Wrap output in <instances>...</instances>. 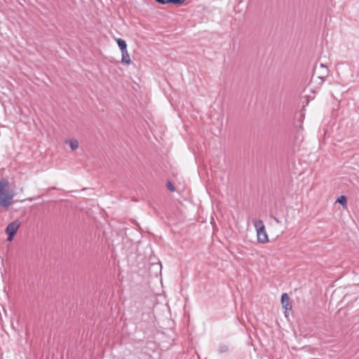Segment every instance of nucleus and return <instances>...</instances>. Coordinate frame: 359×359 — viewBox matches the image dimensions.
<instances>
[{"instance_id": "nucleus-8", "label": "nucleus", "mask_w": 359, "mask_h": 359, "mask_svg": "<svg viewBox=\"0 0 359 359\" xmlns=\"http://www.w3.org/2000/svg\"><path fill=\"white\" fill-rule=\"evenodd\" d=\"M336 202L344 207L347 204V198L346 196L341 195L337 198Z\"/></svg>"}, {"instance_id": "nucleus-7", "label": "nucleus", "mask_w": 359, "mask_h": 359, "mask_svg": "<svg viewBox=\"0 0 359 359\" xmlns=\"http://www.w3.org/2000/svg\"><path fill=\"white\" fill-rule=\"evenodd\" d=\"M122 54V59L121 61L123 63H126V65H129L131 62L130 55L128 53V50H126L124 52H121Z\"/></svg>"}, {"instance_id": "nucleus-13", "label": "nucleus", "mask_w": 359, "mask_h": 359, "mask_svg": "<svg viewBox=\"0 0 359 359\" xmlns=\"http://www.w3.org/2000/svg\"><path fill=\"white\" fill-rule=\"evenodd\" d=\"M155 1L156 2H158V4H162V5H165V0H155Z\"/></svg>"}, {"instance_id": "nucleus-5", "label": "nucleus", "mask_w": 359, "mask_h": 359, "mask_svg": "<svg viewBox=\"0 0 359 359\" xmlns=\"http://www.w3.org/2000/svg\"><path fill=\"white\" fill-rule=\"evenodd\" d=\"M281 304L283 307L285 309V313H287V311H290L292 308L290 299L287 293H283L282 294Z\"/></svg>"}, {"instance_id": "nucleus-11", "label": "nucleus", "mask_w": 359, "mask_h": 359, "mask_svg": "<svg viewBox=\"0 0 359 359\" xmlns=\"http://www.w3.org/2000/svg\"><path fill=\"white\" fill-rule=\"evenodd\" d=\"M228 346L226 345H223L222 346H220L219 348V352L220 353H224V352H226L228 351Z\"/></svg>"}, {"instance_id": "nucleus-2", "label": "nucleus", "mask_w": 359, "mask_h": 359, "mask_svg": "<svg viewBox=\"0 0 359 359\" xmlns=\"http://www.w3.org/2000/svg\"><path fill=\"white\" fill-rule=\"evenodd\" d=\"M330 71L328 67L323 64H316L313 70V75L311 80V84H315L316 87H320L329 76Z\"/></svg>"}, {"instance_id": "nucleus-10", "label": "nucleus", "mask_w": 359, "mask_h": 359, "mask_svg": "<svg viewBox=\"0 0 359 359\" xmlns=\"http://www.w3.org/2000/svg\"><path fill=\"white\" fill-rule=\"evenodd\" d=\"M166 187L170 191H175V188L174 187V185L172 184V183L170 181H168L167 183H166Z\"/></svg>"}, {"instance_id": "nucleus-6", "label": "nucleus", "mask_w": 359, "mask_h": 359, "mask_svg": "<svg viewBox=\"0 0 359 359\" xmlns=\"http://www.w3.org/2000/svg\"><path fill=\"white\" fill-rule=\"evenodd\" d=\"M116 42L121 52L127 50V44L123 39L119 38L116 40Z\"/></svg>"}, {"instance_id": "nucleus-14", "label": "nucleus", "mask_w": 359, "mask_h": 359, "mask_svg": "<svg viewBox=\"0 0 359 359\" xmlns=\"http://www.w3.org/2000/svg\"><path fill=\"white\" fill-rule=\"evenodd\" d=\"M165 4H173V0H165Z\"/></svg>"}, {"instance_id": "nucleus-9", "label": "nucleus", "mask_w": 359, "mask_h": 359, "mask_svg": "<svg viewBox=\"0 0 359 359\" xmlns=\"http://www.w3.org/2000/svg\"><path fill=\"white\" fill-rule=\"evenodd\" d=\"M69 145L71 147L72 150L74 151L79 147V142L77 140H69Z\"/></svg>"}, {"instance_id": "nucleus-1", "label": "nucleus", "mask_w": 359, "mask_h": 359, "mask_svg": "<svg viewBox=\"0 0 359 359\" xmlns=\"http://www.w3.org/2000/svg\"><path fill=\"white\" fill-rule=\"evenodd\" d=\"M9 185L6 178L0 180V209L7 210L13 203L14 194L10 190Z\"/></svg>"}, {"instance_id": "nucleus-3", "label": "nucleus", "mask_w": 359, "mask_h": 359, "mask_svg": "<svg viewBox=\"0 0 359 359\" xmlns=\"http://www.w3.org/2000/svg\"><path fill=\"white\" fill-rule=\"evenodd\" d=\"M254 226L257 231V241L260 243H266L269 241L265 226L262 220L253 221Z\"/></svg>"}, {"instance_id": "nucleus-12", "label": "nucleus", "mask_w": 359, "mask_h": 359, "mask_svg": "<svg viewBox=\"0 0 359 359\" xmlns=\"http://www.w3.org/2000/svg\"><path fill=\"white\" fill-rule=\"evenodd\" d=\"M185 0H173V4L175 5H182Z\"/></svg>"}, {"instance_id": "nucleus-15", "label": "nucleus", "mask_w": 359, "mask_h": 359, "mask_svg": "<svg viewBox=\"0 0 359 359\" xmlns=\"http://www.w3.org/2000/svg\"><path fill=\"white\" fill-rule=\"evenodd\" d=\"M273 219H274V220L276 221V222L277 224L280 223V220H279L278 218H276V217H273Z\"/></svg>"}, {"instance_id": "nucleus-4", "label": "nucleus", "mask_w": 359, "mask_h": 359, "mask_svg": "<svg viewBox=\"0 0 359 359\" xmlns=\"http://www.w3.org/2000/svg\"><path fill=\"white\" fill-rule=\"evenodd\" d=\"M20 223L18 220H14L9 223L5 229V232L8 236L7 241H12L15 235L16 234Z\"/></svg>"}]
</instances>
